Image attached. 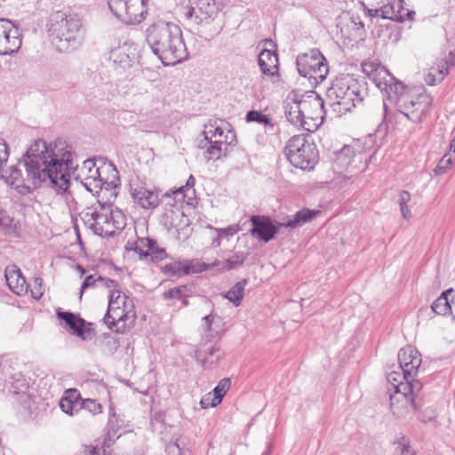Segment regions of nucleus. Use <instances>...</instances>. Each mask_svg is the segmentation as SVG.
<instances>
[{
	"mask_svg": "<svg viewBox=\"0 0 455 455\" xmlns=\"http://www.w3.org/2000/svg\"><path fill=\"white\" fill-rule=\"evenodd\" d=\"M67 148L61 140L47 144L39 139L27 149L19 164L25 168L26 180L33 189L49 183L58 194L68 191L73 163L72 153Z\"/></svg>",
	"mask_w": 455,
	"mask_h": 455,
	"instance_id": "f257e3e1",
	"label": "nucleus"
},
{
	"mask_svg": "<svg viewBox=\"0 0 455 455\" xmlns=\"http://www.w3.org/2000/svg\"><path fill=\"white\" fill-rule=\"evenodd\" d=\"M398 366L387 371V381L389 385L390 408L397 418L407 415L409 408L419 411L423 400L420 392L423 384L415 379L422 359L419 352L411 346H406L399 350Z\"/></svg>",
	"mask_w": 455,
	"mask_h": 455,
	"instance_id": "f03ea898",
	"label": "nucleus"
},
{
	"mask_svg": "<svg viewBox=\"0 0 455 455\" xmlns=\"http://www.w3.org/2000/svg\"><path fill=\"white\" fill-rule=\"evenodd\" d=\"M145 36L152 52L164 66H174L188 59L182 31L177 24L156 20L147 28Z\"/></svg>",
	"mask_w": 455,
	"mask_h": 455,
	"instance_id": "7ed1b4c3",
	"label": "nucleus"
},
{
	"mask_svg": "<svg viewBox=\"0 0 455 455\" xmlns=\"http://www.w3.org/2000/svg\"><path fill=\"white\" fill-rule=\"evenodd\" d=\"M46 26L49 37L60 52H73L84 42L83 22L77 14L54 12L50 15Z\"/></svg>",
	"mask_w": 455,
	"mask_h": 455,
	"instance_id": "20e7f679",
	"label": "nucleus"
},
{
	"mask_svg": "<svg viewBox=\"0 0 455 455\" xmlns=\"http://www.w3.org/2000/svg\"><path fill=\"white\" fill-rule=\"evenodd\" d=\"M387 133V124L384 120L379 124L374 134H369L363 142L357 140L354 146L344 145L341 149L334 152V164L340 169H350L351 172H364L371 161L375 148L376 139H384Z\"/></svg>",
	"mask_w": 455,
	"mask_h": 455,
	"instance_id": "39448f33",
	"label": "nucleus"
},
{
	"mask_svg": "<svg viewBox=\"0 0 455 455\" xmlns=\"http://www.w3.org/2000/svg\"><path fill=\"white\" fill-rule=\"evenodd\" d=\"M365 84L352 75L337 76L326 91L327 103L337 115H344L363 101Z\"/></svg>",
	"mask_w": 455,
	"mask_h": 455,
	"instance_id": "423d86ee",
	"label": "nucleus"
},
{
	"mask_svg": "<svg viewBox=\"0 0 455 455\" xmlns=\"http://www.w3.org/2000/svg\"><path fill=\"white\" fill-rule=\"evenodd\" d=\"M324 106L325 102L316 92L300 93L293 90L283 102L284 116L289 123L310 131L306 119L318 118L320 114L325 113Z\"/></svg>",
	"mask_w": 455,
	"mask_h": 455,
	"instance_id": "0eeeda50",
	"label": "nucleus"
},
{
	"mask_svg": "<svg viewBox=\"0 0 455 455\" xmlns=\"http://www.w3.org/2000/svg\"><path fill=\"white\" fill-rule=\"evenodd\" d=\"M388 85L383 92L386 96V99H383L384 119L387 110L386 100L395 104L398 108L409 109L416 104L420 106L419 100L427 97L426 89L421 84L405 85L395 77V81L390 82Z\"/></svg>",
	"mask_w": 455,
	"mask_h": 455,
	"instance_id": "6e6552de",
	"label": "nucleus"
},
{
	"mask_svg": "<svg viewBox=\"0 0 455 455\" xmlns=\"http://www.w3.org/2000/svg\"><path fill=\"white\" fill-rule=\"evenodd\" d=\"M287 160L296 168L312 170L318 161V150L304 135L291 137L284 148Z\"/></svg>",
	"mask_w": 455,
	"mask_h": 455,
	"instance_id": "1a4fd4ad",
	"label": "nucleus"
},
{
	"mask_svg": "<svg viewBox=\"0 0 455 455\" xmlns=\"http://www.w3.org/2000/svg\"><path fill=\"white\" fill-rule=\"evenodd\" d=\"M296 65L299 74L307 77L315 86L325 80L329 73L327 60L316 48L299 55Z\"/></svg>",
	"mask_w": 455,
	"mask_h": 455,
	"instance_id": "9d476101",
	"label": "nucleus"
},
{
	"mask_svg": "<svg viewBox=\"0 0 455 455\" xmlns=\"http://www.w3.org/2000/svg\"><path fill=\"white\" fill-rule=\"evenodd\" d=\"M148 0H108L110 12L127 25L141 23L148 14Z\"/></svg>",
	"mask_w": 455,
	"mask_h": 455,
	"instance_id": "9b49d317",
	"label": "nucleus"
},
{
	"mask_svg": "<svg viewBox=\"0 0 455 455\" xmlns=\"http://www.w3.org/2000/svg\"><path fill=\"white\" fill-rule=\"evenodd\" d=\"M102 212L100 214L99 225L100 230L91 229V231L101 237H113L117 232L122 231L126 226V217L124 212L118 209L100 208Z\"/></svg>",
	"mask_w": 455,
	"mask_h": 455,
	"instance_id": "f8f14e48",
	"label": "nucleus"
},
{
	"mask_svg": "<svg viewBox=\"0 0 455 455\" xmlns=\"http://www.w3.org/2000/svg\"><path fill=\"white\" fill-rule=\"evenodd\" d=\"M204 139L199 142L198 148L204 149V156L208 160H218L223 156L222 140H213L217 137L224 136V130L217 124V121H210L204 126Z\"/></svg>",
	"mask_w": 455,
	"mask_h": 455,
	"instance_id": "ddd939ff",
	"label": "nucleus"
},
{
	"mask_svg": "<svg viewBox=\"0 0 455 455\" xmlns=\"http://www.w3.org/2000/svg\"><path fill=\"white\" fill-rule=\"evenodd\" d=\"M186 19L200 25L216 12L215 0H180Z\"/></svg>",
	"mask_w": 455,
	"mask_h": 455,
	"instance_id": "4468645a",
	"label": "nucleus"
},
{
	"mask_svg": "<svg viewBox=\"0 0 455 455\" xmlns=\"http://www.w3.org/2000/svg\"><path fill=\"white\" fill-rule=\"evenodd\" d=\"M251 235L260 242L268 243L280 230L283 223L273 220L269 216L251 215L250 217Z\"/></svg>",
	"mask_w": 455,
	"mask_h": 455,
	"instance_id": "2eb2a0df",
	"label": "nucleus"
},
{
	"mask_svg": "<svg viewBox=\"0 0 455 455\" xmlns=\"http://www.w3.org/2000/svg\"><path fill=\"white\" fill-rule=\"evenodd\" d=\"M183 188H174L163 194L160 197V202L164 203L165 207H170V210L163 215L164 226L172 228L175 226L172 216L176 215L179 217L180 214L183 215L182 208L184 204H187V198L183 194Z\"/></svg>",
	"mask_w": 455,
	"mask_h": 455,
	"instance_id": "dca6fc26",
	"label": "nucleus"
},
{
	"mask_svg": "<svg viewBox=\"0 0 455 455\" xmlns=\"http://www.w3.org/2000/svg\"><path fill=\"white\" fill-rule=\"evenodd\" d=\"M124 299L123 309H121L120 307H116V309H109V307H108V311L103 318V321L108 329L118 333H123L124 331V326L122 328L116 327V330L114 329V327L117 326L118 323L125 322L129 319L133 322L136 319L132 299L126 295L124 296Z\"/></svg>",
	"mask_w": 455,
	"mask_h": 455,
	"instance_id": "f3484780",
	"label": "nucleus"
},
{
	"mask_svg": "<svg viewBox=\"0 0 455 455\" xmlns=\"http://www.w3.org/2000/svg\"><path fill=\"white\" fill-rule=\"evenodd\" d=\"M448 55L436 61L428 72V85L441 83L449 74L450 68L455 66V36L447 39Z\"/></svg>",
	"mask_w": 455,
	"mask_h": 455,
	"instance_id": "a211bd4d",
	"label": "nucleus"
},
{
	"mask_svg": "<svg viewBox=\"0 0 455 455\" xmlns=\"http://www.w3.org/2000/svg\"><path fill=\"white\" fill-rule=\"evenodd\" d=\"M210 268V264L200 262L198 259L177 260L164 266L162 272L171 277H181L192 273H203Z\"/></svg>",
	"mask_w": 455,
	"mask_h": 455,
	"instance_id": "6ab92c4d",
	"label": "nucleus"
},
{
	"mask_svg": "<svg viewBox=\"0 0 455 455\" xmlns=\"http://www.w3.org/2000/svg\"><path fill=\"white\" fill-rule=\"evenodd\" d=\"M57 317L63 321L68 328V331L72 334L83 340H87L90 333L92 331L91 323L86 322L78 314L69 311H61L60 309L56 312Z\"/></svg>",
	"mask_w": 455,
	"mask_h": 455,
	"instance_id": "aec40b11",
	"label": "nucleus"
},
{
	"mask_svg": "<svg viewBox=\"0 0 455 455\" xmlns=\"http://www.w3.org/2000/svg\"><path fill=\"white\" fill-rule=\"evenodd\" d=\"M138 44L131 40H125L110 52L109 59L116 67L125 69L130 68L138 58Z\"/></svg>",
	"mask_w": 455,
	"mask_h": 455,
	"instance_id": "412c9836",
	"label": "nucleus"
},
{
	"mask_svg": "<svg viewBox=\"0 0 455 455\" xmlns=\"http://www.w3.org/2000/svg\"><path fill=\"white\" fill-rule=\"evenodd\" d=\"M362 69L382 92L389 86L390 82L395 81V76L379 63L364 62L362 64Z\"/></svg>",
	"mask_w": 455,
	"mask_h": 455,
	"instance_id": "4be33fe9",
	"label": "nucleus"
},
{
	"mask_svg": "<svg viewBox=\"0 0 455 455\" xmlns=\"http://www.w3.org/2000/svg\"><path fill=\"white\" fill-rule=\"evenodd\" d=\"M160 192L158 188L150 189L144 186L131 188L134 203L145 210H153L159 205Z\"/></svg>",
	"mask_w": 455,
	"mask_h": 455,
	"instance_id": "5701e85b",
	"label": "nucleus"
},
{
	"mask_svg": "<svg viewBox=\"0 0 455 455\" xmlns=\"http://www.w3.org/2000/svg\"><path fill=\"white\" fill-rule=\"evenodd\" d=\"M224 356L225 352L217 344L201 347L196 351V360L205 370L216 368Z\"/></svg>",
	"mask_w": 455,
	"mask_h": 455,
	"instance_id": "b1692460",
	"label": "nucleus"
},
{
	"mask_svg": "<svg viewBox=\"0 0 455 455\" xmlns=\"http://www.w3.org/2000/svg\"><path fill=\"white\" fill-rule=\"evenodd\" d=\"M5 279L9 289L15 294L21 296L28 292L30 284L27 283L21 270L13 266L12 269H5Z\"/></svg>",
	"mask_w": 455,
	"mask_h": 455,
	"instance_id": "393cba45",
	"label": "nucleus"
},
{
	"mask_svg": "<svg viewBox=\"0 0 455 455\" xmlns=\"http://www.w3.org/2000/svg\"><path fill=\"white\" fill-rule=\"evenodd\" d=\"M18 165H12L9 169V173L6 175L2 174L1 179H4L5 182L16 189L21 195H28L33 192V188L25 184L26 177L22 175V171Z\"/></svg>",
	"mask_w": 455,
	"mask_h": 455,
	"instance_id": "a878e982",
	"label": "nucleus"
},
{
	"mask_svg": "<svg viewBox=\"0 0 455 455\" xmlns=\"http://www.w3.org/2000/svg\"><path fill=\"white\" fill-rule=\"evenodd\" d=\"M231 387V380L229 378H223L219 381L217 386L212 390V393H209L201 399L200 404L203 408L208 407H216L219 405L226 393Z\"/></svg>",
	"mask_w": 455,
	"mask_h": 455,
	"instance_id": "bb28decb",
	"label": "nucleus"
},
{
	"mask_svg": "<svg viewBox=\"0 0 455 455\" xmlns=\"http://www.w3.org/2000/svg\"><path fill=\"white\" fill-rule=\"evenodd\" d=\"M258 64L263 75H278V55L275 51L263 49L259 54Z\"/></svg>",
	"mask_w": 455,
	"mask_h": 455,
	"instance_id": "cd10ccee",
	"label": "nucleus"
},
{
	"mask_svg": "<svg viewBox=\"0 0 455 455\" xmlns=\"http://www.w3.org/2000/svg\"><path fill=\"white\" fill-rule=\"evenodd\" d=\"M321 213L320 210H310L303 208L298 211L291 219L283 223V226L289 228H296L316 218Z\"/></svg>",
	"mask_w": 455,
	"mask_h": 455,
	"instance_id": "c85d7f7f",
	"label": "nucleus"
},
{
	"mask_svg": "<svg viewBox=\"0 0 455 455\" xmlns=\"http://www.w3.org/2000/svg\"><path fill=\"white\" fill-rule=\"evenodd\" d=\"M139 242L147 249L152 262H159L168 257L165 249L159 247L156 239L148 236L139 238Z\"/></svg>",
	"mask_w": 455,
	"mask_h": 455,
	"instance_id": "c756f323",
	"label": "nucleus"
},
{
	"mask_svg": "<svg viewBox=\"0 0 455 455\" xmlns=\"http://www.w3.org/2000/svg\"><path fill=\"white\" fill-rule=\"evenodd\" d=\"M101 212L102 211L100 210V205L92 204L90 206H87L85 209H84L80 212L79 216L88 229L100 230V228L97 227V225H99L97 220H99L100 214Z\"/></svg>",
	"mask_w": 455,
	"mask_h": 455,
	"instance_id": "7c9ffc66",
	"label": "nucleus"
},
{
	"mask_svg": "<svg viewBox=\"0 0 455 455\" xmlns=\"http://www.w3.org/2000/svg\"><path fill=\"white\" fill-rule=\"evenodd\" d=\"M5 39L6 41L3 43L2 49H6L10 52H6L5 55L16 53L21 45V32L18 23H15L10 33H7Z\"/></svg>",
	"mask_w": 455,
	"mask_h": 455,
	"instance_id": "2f4dec72",
	"label": "nucleus"
},
{
	"mask_svg": "<svg viewBox=\"0 0 455 455\" xmlns=\"http://www.w3.org/2000/svg\"><path fill=\"white\" fill-rule=\"evenodd\" d=\"M247 123H257L263 124L267 131L273 132L276 127V124L273 121L269 115L263 114L259 110H250L245 115Z\"/></svg>",
	"mask_w": 455,
	"mask_h": 455,
	"instance_id": "473e14b6",
	"label": "nucleus"
},
{
	"mask_svg": "<svg viewBox=\"0 0 455 455\" xmlns=\"http://www.w3.org/2000/svg\"><path fill=\"white\" fill-rule=\"evenodd\" d=\"M453 291L452 288L443 291L441 295L432 303L431 310L434 314L446 315L451 312V306L448 295Z\"/></svg>",
	"mask_w": 455,
	"mask_h": 455,
	"instance_id": "72a5a7b5",
	"label": "nucleus"
},
{
	"mask_svg": "<svg viewBox=\"0 0 455 455\" xmlns=\"http://www.w3.org/2000/svg\"><path fill=\"white\" fill-rule=\"evenodd\" d=\"M248 284V279L243 278L231 287L225 294L224 298L232 302L235 307L241 305L244 296V289Z\"/></svg>",
	"mask_w": 455,
	"mask_h": 455,
	"instance_id": "f704fd0d",
	"label": "nucleus"
},
{
	"mask_svg": "<svg viewBox=\"0 0 455 455\" xmlns=\"http://www.w3.org/2000/svg\"><path fill=\"white\" fill-rule=\"evenodd\" d=\"M247 258V254L243 251L235 252L232 257L227 259L223 262L216 260L213 264L210 265L212 269L213 267H219L221 265V269L229 271L235 267L242 266Z\"/></svg>",
	"mask_w": 455,
	"mask_h": 455,
	"instance_id": "c9c22d12",
	"label": "nucleus"
},
{
	"mask_svg": "<svg viewBox=\"0 0 455 455\" xmlns=\"http://www.w3.org/2000/svg\"><path fill=\"white\" fill-rule=\"evenodd\" d=\"M425 98L419 99L420 106L416 104L415 107H411L409 109L398 108L399 111L403 114L409 120L413 123H419L427 113V106L423 104Z\"/></svg>",
	"mask_w": 455,
	"mask_h": 455,
	"instance_id": "e433bc0d",
	"label": "nucleus"
},
{
	"mask_svg": "<svg viewBox=\"0 0 455 455\" xmlns=\"http://www.w3.org/2000/svg\"><path fill=\"white\" fill-rule=\"evenodd\" d=\"M94 196L96 198L95 204L100 205V208L114 209L113 204L117 196V191L100 188L97 190V194H94Z\"/></svg>",
	"mask_w": 455,
	"mask_h": 455,
	"instance_id": "4c0bfd02",
	"label": "nucleus"
},
{
	"mask_svg": "<svg viewBox=\"0 0 455 455\" xmlns=\"http://www.w3.org/2000/svg\"><path fill=\"white\" fill-rule=\"evenodd\" d=\"M404 0H392L388 1L385 4V5H389L393 7L394 14L395 16H400V20H393L394 21L397 22H403L405 20H411L413 19V16L415 15L414 11L406 10L403 7Z\"/></svg>",
	"mask_w": 455,
	"mask_h": 455,
	"instance_id": "58836bf2",
	"label": "nucleus"
},
{
	"mask_svg": "<svg viewBox=\"0 0 455 455\" xmlns=\"http://www.w3.org/2000/svg\"><path fill=\"white\" fill-rule=\"evenodd\" d=\"M393 445L395 446L394 451L395 455H417L411 446L409 440L403 434L396 435Z\"/></svg>",
	"mask_w": 455,
	"mask_h": 455,
	"instance_id": "ea45409f",
	"label": "nucleus"
},
{
	"mask_svg": "<svg viewBox=\"0 0 455 455\" xmlns=\"http://www.w3.org/2000/svg\"><path fill=\"white\" fill-rule=\"evenodd\" d=\"M192 294V286L191 285H179L169 289L168 291L163 293V298L164 299H178L180 300L184 299V297H190Z\"/></svg>",
	"mask_w": 455,
	"mask_h": 455,
	"instance_id": "a19ab883",
	"label": "nucleus"
},
{
	"mask_svg": "<svg viewBox=\"0 0 455 455\" xmlns=\"http://www.w3.org/2000/svg\"><path fill=\"white\" fill-rule=\"evenodd\" d=\"M394 10L392 6L385 5V4L380 8L376 9H367V15L371 18H382L387 20H400V16H395L394 14Z\"/></svg>",
	"mask_w": 455,
	"mask_h": 455,
	"instance_id": "79ce46f5",
	"label": "nucleus"
},
{
	"mask_svg": "<svg viewBox=\"0 0 455 455\" xmlns=\"http://www.w3.org/2000/svg\"><path fill=\"white\" fill-rule=\"evenodd\" d=\"M195 184H196V179L195 177L191 174L186 184L184 186H180L179 188H183V194L187 195L186 196V198L188 199L187 200V204L188 205H191V206H194L196 204V190L194 188L195 187Z\"/></svg>",
	"mask_w": 455,
	"mask_h": 455,
	"instance_id": "37998d69",
	"label": "nucleus"
},
{
	"mask_svg": "<svg viewBox=\"0 0 455 455\" xmlns=\"http://www.w3.org/2000/svg\"><path fill=\"white\" fill-rule=\"evenodd\" d=\"M0 230L5 235L16 233L14 220L4 211H0Z\"/></svg>",
	"mask_w": 455,
	"mask_h": 455,
	"instance_id": "c03bdc74",
	"label": "nucleus"
},
{
	"mask_svg": "<svg viewBox=\"0 0 455 455\" xmlns=\"http://www.w3.org/2000/svg\"><path fill=\"white\" fill-rule=\"evenodd\" d=\"M216 317L217 315L213 314V312L203 317V321L204 322V331L209 333V336L212 338H221L224 332L216 331L213 328Z\"/></svg>",
	"mask_w": 455,
	"mask_h": 455,
	"instance_id": "a18cd8bd",
	"label": "nucleus"
},
{
	"mask_svg": "<svg viewBox=\"0 0 455 455\" xmlns=\"http://www.w3.org/2000/svg\"><path fill=\"white\" fill-rule=\"evenodd\" d=\"M410 200H411V194L408 191L403 190L400 192L398 204L400 206V211H401L402 216L404 220H409L411 217V211L407 205V204Z\"/></svg>",
	"mask_w": 455,
	"mask_h": 455,
	"instance_id": "49530a36",
	"label": "nucleus"
},
{
	"mask_svg": "<svg viewBox=\"0 0 455 455\" xmlns=\"http://www.w3.org/2000/svg\"><path fill=\"white\" fill-rule=\"evenodd\" d=\"M60 407L62 410V411L71 416L78 413L81 411L80 402H76V403L63 397L60 401Z\"/></svg>",
	"mask_w": 455,
	"mask_h": 455,
	"instance_id": "de8ad7c7",
	"label": "nucleus"
},
{
	"mask_svg": "<svg viewBox=\"0 0 455 455\" xmlns=\"http://www.w3.org/2000/svg\"><path fill=\"white\" fill-rule=\"evenodd\" d=\"M85 184L93 191V195L97 194V190L100 189L103 185V179L100 175L99 169H96L94 173L85 178Z\"/></svg>",
	"mask_w": 455,
	"mask_h": 455,
	"instance_id": "09e8293b",
	"label": "nucleus"
},
{
	"mask_svg": "<svg viewBox=\"0 0 455 455\" xmlns=\"http://www.w3.org/2000/svg\"><path fill=\"white\" fill-rule=\"evenodd\" d=\"M81 410L84 409L93 415L100 414L102 412V405L94 399H83L80 402Z\"/></svg>",
	"mask_w": 455,
	"mask_h": 455,
	"instance_id": "8fccbe9b",
	"label": "nucleus"
},
{
	"mask_svg": "<svg viewBox=\"0 0 455 455\" xmlns=\"http://www.w3.org/2000/svg\"><path fill=\"white\" fill-rule=\"evenodd\" d=\"M44 281L41 277H35L33 279V283L30 284L28 291H30V294L33 299H40L44 294Z\"/></svg>",
	"mask_w": 455,
	"mask_h": 455,
	"instance_id": "3c124183",
	"label": "nucleus"
},
{
	"mask_svg": "<svg viewBox=\"0 0 455 455\" xmlns=\"http://www.w3.org/2000/svg\"><path fill=\"white\" fill-rule=\"evenodd\" d=\"M15 23L16 22L12 21L11 20L0 18V45L3 46V43L6 41L5 36L7 33H10V30Z\"/></svg>",
	"mask_w": 455,
	"mask_h": 455,
	"instance_id": "603ef678",
	"label": "nucleus"
},
{
	"mask_svg": "<svg viewBox=\"0 0 455 455\" xmlns=\"http://www.w3.org/2000/svg\"><path fill=\"white\" fill-rule=\"evenodd\" d=\"M452 159L450 156L444 155L439 161L436 167L434 169L435 175H441L446 172V170L451 165Z\"/></svg>",
	"mask_w": 455,
	"mask_h": 455,
	"instance_id": "864d4df0",
	"label": "nucleus"
},
{
	"mask_svg": "<svg viewBox=\"0 0 455 455\" xmlns=\"http://www.w3.org/2000/svg\"><path fill=\"white\" fill-rule=\"evenodd\" d=\"M98 283H99V281H97V277H95L94 275H87L84 278V280L82 283V285L80 287L79 299H82L83 294H84L85 290H87L89 288H94V287L98 286Z\"/></svg>",
	"mask_w": 455,
	"mask_h": 455,
	"instance_id": "5fc2aeb1",
	"label": "nucleus"
},
{
	"mask_svg": "<svg viewBox=\"0 0 455 455\" xmlns=\"http://www.w3.org/2000/svg\"><path fill=\"white\" fill-rule=\"evenodd\" d=\"M224 140H222V148H223V155L226 156L228 149L229 147H232L236 142L235 133L232 130H228L226 134H224Z\"/></svg>",
	"mask_w": 455,
	"mask_h": 455,
	"instance_id": "6e6d98bb",
	"label": "nucleus"
},
{
	"mask_svg": "<svg viewBox=\"0 0 455 455\" xmlns=\"http://www.w3.org/2000/svg\"><path fill=\"white\" fill-rule=\"evenodd\" d=\"M9 158V148L6 142L0 140V172L4 170Z\"/></svg>",
	"mask_w": 455,
	"mask_h": 455,
	"instance_id": "4d7b16f0",
	"label": "nucleus"
},
{
	"mask_svg": "<svg viewBox=\"0 0 455 455\" xmlns=\"http://www.w3.org/2000/svg\"><path fill=\"white\" fill-rule=\"evenodd\" d=\"M121 299V291L116 288L109 291L108 295V307L109 309H116L119 307V299Z\"/></svg>",
	"mask_w": 455,
	"mask_h": 455,
	"instance_id": "13d9d810",
	"label": "nucleus"
},
{
	"mask_svg": "<svg viewBox=\"0 0 455 455\" xmlns=\"http://www.w3.org/2000/svg\"><path fill=\"white\" fill-rule=\"evenodd\" d=\"M178 442L179 440L177 439L174 443H169L165 445V452L167 455H183L182 449L180 447Z\"/></svg>",
	"mask_w": 455,
	"mask_h": 455,
	"instance_id": "bf43d9fd",
	"label": "nucleus"
},
{
	"mask_svg": "<svg viewBox=\"0 0 455 455\" xmlns=\"http://www.w3.org/2000/svg\"><path fill=\"white\" fill-rule=\"evenodd\" d=\"M97 281H99L98 286L101 285L103 287L109 289V291L118 287V283L116 280L103 277L101 275L97 276Z\"/></svg>",
	"mask_w": 455,
	"mask_h": 455,
	"instance_id": "052dcab7",
	"label": "nucleus"
},
{
	"mask_svg": "<svg viewBox=\"0 0 455 455\" xmlns=\"http://www.w3.org/2000/svg\"><path fill=\"white\" fill-rule=\"evenodd\" d=\"M63 398H67V400H70V402H82L83 399L81 397L80 393L76 389H68L65 391Z\"/></svg>",
	"mask_w": 455,
	"mask_h": 455,
	"instance_id": "680f3d73",
	"label": "nucleus"
},
{
	"mask_svg": "<svg viewBox=\"0 0 455 455\" xmlns=\"http://www.w3.org/2000/svg\"><path fill=\"white\" fill-rule=\"evenodd\" d=\"M238 230L239 228L236 226H229L226 228L216 229V231L220 234V236L227 238L233 236L238 232Z\"/></svg>",
	"mask_w": 455,
	"mask_h": 455,
	"instance_id": "e2e57ef3",
	"label": "nucleus"
},
{
	"mask_svg": "<svg viewBox=\"0 0 455 455\" xmlns=\"http://www.w3.org/2000/svg\"><path fill=\"white\" fill-rule=\"evenodd\" d=\"M144 246L141 245V243L138 241L133 248L131 250H133L137 254H139L140 259H147L148 257V253H147V250H144Z\"/></svg>",
	"mask_w": 455,
	"mask_h": 455,
	"instance_id": "0e129e2a",
	"label": "nucleus"
},
{
	"mask_svg": "<svg viewBox=\"0 0 455 455\" xmlns=\"http://www.w3.org/2000/svg\"><path fill=\"white\" fill-rule=\"evenodd\" d=\"M77 455H100V451L97 447L85 446L84 451Z\"/></svg>",
	"mask_w": 455,
	"mask_h": 455,
	"instance_id": "69168bd1",
	"label": "nucleus"
},
{
	"mask_svg": "<svg viewBox=\"0 0 455 455\" xmlns=\"http://www.w3.org/2000/svg\"><path fill=\"white\" fill-rule=\"evenodd\" d=\"M102 189H108V190H114V191H116V188H117V186L116 184H114V182H108L107 180H103V185L101 186Z\"/></svg>",
	"mask_w": 455,
	"mask_h": 455,
	"instance_id": "338daca9",
	"label": "nucleus"
},
{
	"mask_svg": "<svg viewBox=\"0 0 455 455\" xmlns=\"http://www.w3.org/2000/svg\"><path fill=\"white\" fill-rule=\"evenodd\" d=\"M13 387L16 389H20V387H27L26 380L24 379H18L16 380V383H13Z\"/></svg>",
	"mask_w": 455,
	"mask_h": 455,
	"instance_id": "774afa93",
	"label": "nucleus"
}]
</instances>
